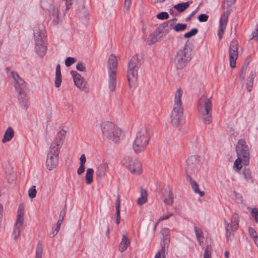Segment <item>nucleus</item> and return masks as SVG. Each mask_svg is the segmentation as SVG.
Here are the masks:
<instances>
[{"label":"nucleus","mask_w":258,"mask_h":258,"mask_svg":"<svg viewBox=\"0 0 258 258\" xmlns=\"http://www.w3.org/2000/svg\"><path fill=\"white\" fill-rule=\"evenodd\" d=\"M66 134L65 131L63 130L60 131L57 133L54 142L50 145L46 161V166L49 170L54 169L57 165L59 150L63 144Z\"/></svg>","instance_id":"1"},{"label":"nucleus","mask_w":258,"mask_h":258,"mask_svg":"<svg viewBox=\"0 0 258 258\" xmlns=\"http://www.w3.org/2000/svg\"><path fill=\"white\" fill-rule=\"evenodd\" d=\"M101 129L103 137L115 143H118L123 138V132L111 122L106 121L102 123Z\"/></svg>","instance_id":"2"},{"label":"nucleus","mask_w":258,"mask_h":258,"mask_svg":"<svg viewBox=\"0 0 258 258\" xmlns=\"http://www.w3.org/2000/svg\"><path fill=\"white\" fill-rule=\"evenodd\" d=\"M212 104L210 98L201 97L198 103V110L200 118L206 124H209L212 121Z\"/></svg>","instance_id":"3"},{"label":"nucleus","mask_w":258,"mask_h":258,"mask_svg":"<svg viewBox=\"0 0 258 258\" xmlns=\"http://www.w3.org/2000/svg\"><path fill=\"white\" fill-rule=\"evenodd\" d=\"M150 134L146 127H142L137 133L133 143V149L136 153L145 150L150 140Z\"/></svg>","instance_id":"4"},{"label":"nucleus","mask_w":258,"mask_h":258,"mask_svg":"<svg viewBox=\"0 0 258 258\" xmlns=\"http://www.w3.org/2000/svg\"><path fill=\"white\" fill-rule=\"evenodd\" d=\"M191 50L186 44L183 47L178 50L174 58V63L177 70L184 68L191 59Z\"/></svg>","instance_id":"5"},{"label":"nucleus","mask_w":258,"mask_h":258,"mask_svg":"<svg viewBox=\"0 0 258 258\" xmlns=\"http://www.w3.org/2000/svg\"><path fill=\"white\" fill-rule=\"evenodd\" d=\"M117 61L116 56L111 54L107 61L108 87L111 92L115 91L116 86V71Z\"/></svg>","instance_id":"6"},{"label":"nucleus","mask_w":258,"mask_h":258,"mask_svg":"<svg viewBox=\"0 0 258 258\" xmlns=\"http://www.w3.org/2000/svg\"><path fill=\"white\" fill-rule=\"evenodd\" d=\"M141 66V61L138 55H134L127 65V77L129 85L136 82L138 76V70Z\"/></svg>","instance_id":"7"},{"label":"nucleus","mask_w":258,"mask_h":258,"mask_svg":"<svg viewBox=\"0 0 258 258\" xmlns=\"http://www.w3.org/2000/svg\"><path fill=\"white\" fill-rule=\"evenodd\" d=\"M239 217L237 214L234 213L232 215L231 220L228 223L226 220L224 221L225 226L226 236L227 241L231 240L234 236L239 226Z\"/></svg>","instance_id":"8"},{"label":"nucleus","mask_w":258,"mask_h":258,"mask_svg":"<svg viewBox=\"0 0 258 258\" xmlns=\"http://www.w3.org/2000/svg\"><path fill=\"white\" fill-rule=\"evenodd\" d=\"M17 213V221L13 232V235L15 240H16L20 236L23 230V225L24 220V206L23 204H20L19 205Z\"/></svg>","instance_id":"9"},{"label":"nucleus","mask_w":258,"mask_h":258,"mask_svg":"<svg viewBox=\"0 0 258 258\" xmlns=\"http://www.w3.org/2000/svg\"><path fill=\"white\" fill-rule=\"evenodd\" d=\"M199 159L198 156L195 155L190 156L186 160L184 169L186 177L188 176L195 175L198 171V166Z\"/></svg>","instance_id":"10"},{"label":"nucleus","mask_w":258,"mask_h":258,"mask_svg":"<svg viewBox=\"0 0 258 258\" xmlns=\"http://www.w3.org/2000/svg\"><path fill=\"white\" fill-rule=\"evenodd\" d=\"M121 162L122 164L127 168L131 173L136 174L141 173L142 165L137 159L126 156L123 159Z\"/></svg>","instance_id":"11"},{"label":"nucleus","mask_w":258,"mask_h":258,"mask_svg":"<svg viewBox=\"0 0 258 258\" xmlns=\"http://www.w3.org/2000/svg\"><path fill=\"white\" fill-rule=\"evenodd\" d=\"M235 150L237 156L244 159V165H247L248 163L249 153L246 142L243 139H240L238 141Z\"/></svg>","instance_id":"12"},{"label":"nucleus","mask_w":258,"mask_h":258,"mask_svg":"<svg viewBox=\"0 0 258 258\" xmlns=\"http://www.w3.org/2000/svg\"><path fill=\"white\" fill-rule=\"evenodd\" d=\"M183 107L173 106L170 116L171 123L174 126H178L183 120Z\"/></svg>","instance_id":"13"},{"label":"nucleus","mask_w":258,"mask_h":258,"mask_svg":"<svg viewBox=\"0 0 258 258\" xmlns=\"http://www.w3.org/2000/svg\"><path fill=\"white\" fill-rule=\"evenodd\" d=\"M238 43L235 39H233L230 44L229 53L230 67L234 69L236 67V61L238 57Z\"/></svg>","instance_id":"14"},{"label":"nucleus","mask_w":258,"mask_h":258,"mask_svg":"<svg viewBox=\"0 0 258 258\" xmlns=\"http://www.w3.org/2000/svg\"><path fill=\"white\" fill-rule=\"evenodd\" d=\"M33 35L35 45L44 43L46 36L44 26L42 24L36 25L34 27Z\"/></svg>","instance_id":"15"},{"label":"nucleus","mask_w":258,"mask_h":258,"mask_svg":"<svg viewBox=\"0 0 258 258\" xmlns=\"http://www.w3.org/2000/svg\"><path fill=\"white\" fill-rule=\"evenodd\" d=\"M11 76L14 79L16 90L18 93H23L24 88L26 87L24 81L15 71L11 72Z\"/></svg>","instance_id":"16"},{"label":"nucleus","mask_w":258,"mask_h":258,"mask_svg":"<svg viewBox=\"0 0 258 258\" xmlns=\"http://www.w3.org/2000/svg\"><path fill=\"white\" fill-rule=\"evenodd\" d=\"M71 74L73 77L76 86L82 91H87L86 82L81 75L75 71H72Z\"/></svg>","instance_id":"17"},{"label":"nucleus","mask_w":258,"mask_h":258,"mask_svg":"<svg viewBox=\"0 0 258 258\" xmlns=\"http://www.w3.org/2000/svg\"><path fill=\"white\" fill-rule=\"evenodd\" d=\"M231 10H227L226 12H224L221 16L219 21V27L220 29L219 30L218 35L219 39H221L222 37V35L224 33V32L226 29V27L227 25V23L228 22V19L230 14Z\"/></svg>","instance_id":"18"},{"label":"nucleus","mask_w":258,"mask_h":258,"mask_svg":"<svg viewBox=\"0 0 258 258\" xmlns=\"http://www.w3.org/2000/svg\"><path fill=\"white\" fill-rule=\"evenodd\" d=\"M26 87L24 88L23 93H18L19 96L18 97L20 105L22 109H27L29 105L28 98L27 96L26 93Z\"/></svg>","instance_id":"19"},{"label":"nucleus","mask_w":258,"mask_h":258,"mask_svg":"<svg viewBox=\"0 0 258 258\" xmlns=\"http://www.w3.org/2000/svg\"><path fill=\"white\" fill-rule=\"evenodd\" d=\"M108 163L107 162L103 163L100 164L97 168V169L96 171V175L98 177L102 179L105 176L106 173L108 172Z\"/></svg>","instance_id":"20"},{"label":"nucleus","mask_w":258,"mask_h":258,"mask_svg":"<svg viewBox=\"0 0 258 258\" xmlns=\"http://www.w3.org/2000/svg\"><path fill=\"white\" fill-rule=\"evenodd\" d=\"M171 30L170 26L169 27L167 25V23L164 22L160 24L155 32H156V34H157L158 35L163 36V35H167Z\"/></svg>","instance_id":"21"},{"label":"nucleus","mask_w":258,"mask_h":258,"mask_svg":"<svg viewBox=\"0 0 258 258\" xmlns=\"http://www.w3.org/2000/svg\"><path fill=\"white\" fill-rule=\"evenodd\" d=\"M162 235V241L160 245H164L168 246L170 243V230L168 228H165L161 231Z\"/></svg>","instance_id":"22"},{"label":"nucleus","mask_w":258,"mask_h":258,"mask_svg":"<svg viewBox=\"0 0 258 258\" xmlns=\"http://www.w3.org/2000/svg\"><path fill=\"white\" fill-rule=\"evenodd\" d=\"M15 132L11 126H9L6 130L2 140L3 143H6L10 141L14 137Z\"/></svg>","instance_id":"23"},{"label":"nucleus","mask_w":258,"mask_h":258,"mask_svg":"<svg viewBox=\"0 0 258 258\" xmlns=\"http://www.w3.org/2000/svg\"><path fill=\"white\" fill-rule=\"evenodd\" d=\"M186 179L190 183L192 188L195 193L199 194L200 197H203L205 195V192L199 189L198 183L196 181L192 180L191 176H188V177H186Z\"/></svg>","instance_id":"24"},{"label":"nucleus","mask_w":258,"mask_h":258,"mask_svg":"<svg viewBox=\"0 0 258 258\" xmlns=\"http://www.w3.org/2000/svg\"><path fill=\"white\" fill-rule=\"evenodd\" d=\"M182 95V90L181 88L178 89L175 93L174 103L173 106L182 107L181 102V97Z\"/></svg>","instance_id":"25"},{"label":"nucleus","mask_w":258,"mask_h":258,"mask_svg":"<svg viewBox=\"0 0 258 258\" xmlns=\"http://www.w3.org/2000/svg\"><path fill=\"white\" fill-rule=\"evenodd\" d=\"M130 244V240L127 236L123 235L122 237L121 242L119 245V250L122 252L124 251Z\"/></svg>","instance_id":"26"},{"label":"nucleus","mask_w":258,"mask_h":258,"mask_svg":"<svg viewBox=\"0 0 258 258\" xmlns=\"http://www.w3.org/2000/svg\"><path fill=\"white\" fill-rule=\"evenodd\" d=\"M62 81L60 67L59 64H57L55 70V86L56 88L60 87Z\"/></svg>","instance_id":"27"},{"label":"nucleus","mask_w":258,"mask_h":258,"mask_svg":"<svg viewBox=\"0 0 258 258\" xmlns=\"http://www.w3.org/2000/svg\"><path fill=\"white\" fill-rule=\"evenodd\" d=\"M163 201L166 204L171 206L173 202V194L172 192L168 190L166 192V194H165L162 197Z\"/></svg>","instance_id":"28"},{"label":"nucleus","mask_w":258,"mask_h":258,"mask_svg":"<svg viewBox=\"0 0 258 258\" xmlns=\"http://www.w3.org/2000/svg\"><path fill=\"white\" fill-rule=\"evenodd\" d=\"M255 76V72H251L248 76L246 83V88L248 92H250L253 86V79Z\"/></svg>","instance_id":"29"},{"label":"nucleus","mask_w":258,"mask_h":258,"mask_svg":"<svg viewBox=\"0 0 258 258\" xmlns=\"http://www.w3.org/2000/svg\"><path fill=\"white\" fill-rule=\"evenodd\" d=\"M36 51L37 54L41 57H43L46 51V46L45 43H42L40 44L35 45Z\"/></svg>","instance_id":"30"},{"label":"nucleus","mask_w":258,"mask_h":258,"mask_svg":"<svg viewBox=\"0 0 258 258\" xmlns=\"http://www.w3.org/2000/svg\"><path fill=\"white\" fill-rule=\"evenodd\" d=\"M189 7V2L178 3L173 6V8L179 13L184 12Z\"/></svg>","instance_id":"31"},{"label":"nucleus","mask_w":258,"mask_h":258,"mask_svg":"<svg viewBox=\"0 0 258 258\" xmlns=\"http://www.w3.org/2000/svg\"><path fill=\"white\" fill-rule=\"evenodd\" d=\"M147 200V191L141 187V197L138 198L137 200V204L139 205H141L145 204Z\"/></svg>","instance_id":"32"},{"label":"nucleus","mask_w":258,"mask_h":258,"mask_svg":"<svg viewBox=\"0 0 258 258\" xmlns=\"http://www.w3.org/2000/svg\"><path fill=\"white\" fill-rule=\"evenodd\" d=\"M171 29L174 30L176 32H179L184 31L187 28V25L186 24L177 23L174 26H172V24L170 25Z\"/></svg>","instance_id":"33"},{"label":"nucleus","mask_w":258,"mask_h":258,"mask_svg":"<svg viewBox=\"0 0 258 258\" xmlns=\"http://www.w3.org/2000/svg\"><path fill=\"white\" fill-rule=\"evenodd\" d=\"M250 60L248 59H246L243 64H242L241 68V72L239 76L240 78L243 80L245 78V75L246 74V70L247 69L248 66L249 64Z\"/></svg>","instance_id":"34"},{"label":"nucleus","mask_w":258,"mask_h":258,"mask_svg":"<svg viewBox=\"0 0 258 258\" xmlns=\"http://www.w3.org/2000/svg\"><path fill=\"white\" fill-rule=\"evenodd\" d=\"M76 13L79 14V16L81 18L84 17L85 19H88V13L85 10V7L83 5H80L76 9Z\"/></svg>","instance_id":"35"},{"label":"nucleus","mask_w":258,"mask_h":258,"mask_svg":"<svg viewBox=\"0 0 258 258\" xmlns=\"http://www.w3.org/2000/svg\"><path fill=\"white\" fill-rule=\"evenodd\" d=\"M93 173L94 170H93V169H87L85 176L86 181L87 184H90L93 182Z\"/></svg>","instance_id":"36"},{"label":"nucleus","mask_w":258,"mask_h":258,"mask_svg":"<svg viewBox=\"0 0 258 258\" xmlns=\"http://www.w3.org/2000/svg\"><path fill=\"white\" fill-rule=\"evenodd\" d=\"M162 37V35L159 36L157 34H156V32H154V33L150 35L148 38V43L149 45H152L155 43L159 39L161 38Z\"/></svg>","instance_id":"37"},{"label":"nucleus","mask_w":258,"mask_h":258,"mask_svg":"<svg viewBox=\"0 0 258 258\" xmlns=\"http://www.w3.org/2000/svg\"><path fill=\"white\" fill-rule=\"evenodd\" d=\"M244 159L237 157L233 165V169L237 172H239L242 167L241 162L243 163Z\"/></svg>","instance_id":"38"},{"label":"nucleus","mask_w":258,"mask_h":258,"mask_svg":"<svg viewBox=\"0 0 258 258\" xmlns=\"http://www.w3.org/2000/svg\"><path fill=\"white\" fill-rule=\"evenodd\" d=\"M242 173L244 178L247 180V181L251 183L253 182V179L252 177L251 172L248 169L244 168L242 170Z\"/></svg>","instance_id":"39"},{"label":"nucleus","mask_w":258,"mask_h":258,"mask_svg":"<svg viewBox=\"0 0 258 258\" xmlns=\"http://www.w3.org/2000/svg\"><path fill=\"white\" fill-rule=\"evenodd\" d=\"M42 244L40 242H38L36 247V254L35 258H42Z\"/></svg>","instance_id":"40"},{"label":"nucleus","mask_w":258,"mask_h":258,"mask_svg":"<svg viewBox=\"0 0 258 258\" xmlns=\"http://www.w3.org/2000/svg\"><path fill=\"white\" fill-rule=\"evenodd\" d=\"M194 230L198 240L200 241L202 240L204 238V235L202 230L196 226L194 227Z\"/></svg>","instance_id":"41"},{"label":"nucleus","mask_w":258,"mask_h":258,"mask_svg":"<svg viewBox=\"0 0 258 258\" xmlns=\"http://www.w3.org/2000/svg\"><path fill=\"white\" fill-rule=\"evenodd\" d=\"M235 0H224L222 2V7L223 9H228L235 2Z\"/></svg>","instance_id":"42"},{"label":"nucleus","mask_w":258,"mask_h":258,"mask_svg":"<svg viewBox=\"0 0 258 258\" xmlns=\"http://www.w3.org/2000/svg\"><path fill=\"white\" fill-rule=\"evenodd\" d=\"M198 32V30L197 28L192 29L189 32H187L184 34V37L185 38H189L196 35Z\"/></svg>","instance_id":"43"},{"label":"nucleus","mask_w":258,"mask_h":258,"mask_svg":"<svg viewBox=\"0 0 258 258\" xmlns=\"http://www.w3.org/2000/svg\"><path fill=\"white\" fill-rule=\"evenodd\" d=\"M37 190L36 189V186L33 185L28 190V195L30 198L33 199L36 196Z\"/></svg>","instance_id":"44"},{"label":"nucleus","mask_w":258,"mask_h":258,"mask_svg":"<svg viewBox=\"0 0 258 258\" xmlns=\"http://www.w3.org/2000/svg\"><path fill=\"white\" fill-rule=\"evenodd\" d=\"M156 17L160 20H166L169 18V15L166 12H162L157 14Z\"/></svg>","instance_id":"45"},{"label":"nucleus","mask_w":258,"mask_h":258,"mask_svg":"<svg viewBox=\"0 0 258 258\" xmlns=\"http://www.w3.org/2000/svg\"><path fill=\"white\" fill-rule=\"evenodd\" d=\"M251 215L254 217L256 223H258V210L256 208H249Z\"/></svg>","instance_id":"46"},{"label":"nucleus","mask_w":258,"mask_h":258,"mask_svg":"<svg viewBox=\"0 0 258 258\" xmlns=\"http://www.w3.org/2000/svg\"><path fill=\"white\" fill-rule=\"evenodd\" d=\"M252 37L250 39L258 40V23L256 24L254 30L251 33Z\"/></svg>","instance_id":"47"},{"label":"nucleus","mask_w":258,"mask_h":258,"mask_svg":"<svg viewBox=\"0 0 258 258\" xmlns=\"http://www.w3.org/2000/svg\"><path fill=\"white\" fill-rule=\"evenodd\" d=\"M161 249L156 254L155 258H161V254L165 252V248L168 246L164 245H161Z\"/></svg>","instance_id":"48"},{"label":"nucleus","mask_w":258,"mask_h":258,"mask_svg":"<svg viewBox=\"0 0 258 258\" xmlns=\"http://www.w3.org/2000/svg\"><path fill=\"white\" fill-rule=\"evenodd\" d=\"M76 61L75 58L68 57L65 60V64L67 67H70Z\"/></svg>","instance_id":"49"},{"label":"nucleus","mask_w":258,"mask_h":258,"mask_svg":"<svg viewBox=\"0 0 258 258\" xmlns=\"http://www.w3.org/2000/svg\"><path fill=\"white\" fill-rule=\"evenodd\" d=\"M211 247L209 245H208L204 251V258H211Z\"/></svg>","instance_id":"50"},{"label":"nucleus","mask_w":258,"mask_h":258,"mask_svg":"<svg viewBox=\"0 0 258 258\" xmlns=\"http://www.w3.org/2000/svg\"><path fill=\"white\" fill-rule=\"evenodd\" d=\"M209 16L205 14H202L198 16V20L200 22H205L207 21Z\"/></svg>","instance_id":"51"},{"label":"nucleus","mask_w":258,"mask_h":258,"mask_svg":"<svg viewBox=\"0 0 258 258\" xmlns=\"http://www.w3.org/2000/svg\"><path fill=\"white\" fill-rule=\"evenodd\" d=\"M199 6L196 9H195L194 11H192L191 12V13L190 14H189V15L185 19V21L186 22H188V21H189L191 18L192 17H194L195 16V15L199 11Z\"/></svg>","instance_id":"52"},{"label":"nucleus","mask_w":258,"mask_h":258,"mask_svg":"<svg viewBox=\"0 0 258 258\" xmlns=\"http://www.w3.org/2000/svg\"><path fill=\"white\" fill-rule=\"evenodd\" d=\"M248 232L250 236L253 238H255L257 237L256 232L254 228L252 227H249Z\"/></svg>","instance_id":"53"},{"label":"nucleus","mask_w":258,"mask_h":258,"mask_svg":"<svg viewBox=\"0 0 258 258\" xmlns=\"http://www.w3.org/2000/svg\"><path fill=\"white\" fill-rule=\"evenodd\" d=\"M66 212L67 209L66 206H65L61 210V211L60 212L59 219L63 220L64 217H65L66 214Z\"/></svg>","instance_id":"54"},{"label":"nucleus","mask_w":258,"mask_h":258,"mask_svg":"<svg viewBox=\"0 0 258 258\" xmlns=\"http://www.w3.org/2000/svg\"><path fill=\"white\" fill-rule=\"evenodd\" d=\"M76 69L79 71L84 72L86 68L83 62H79L76 66Z\"/></svg>","instance_id":"55"},{"label":"nucleus","mask_w":258,"mask_h":258,"mask_svg":"<svg viewBox=\"0 0 258 258\" xmlns=\"http://www.w3.org/2000/svg\"><path fill=\"white\" fill-rule=\"evenodd\" d=\"M116 211H120V200L119 196L118 195L115 200Z\"/></svg>","instance_id":"56"},{"label":"nucleus","mask_w":258,"mask_h":258,"mask_svg":"<svg viewBox=\"0 0 258 258\" xmlns=\"http://www.w3.org/2000/svg\"><path fill=\"white\" fill-rule=\"evenodd\" d=\"M132 3V0H125L124 9L127 11L128 10Z\"/></svg>","instance_id":"57"},{"label":"nucleus","mask_w":258,"mask_h":258,"mask_svg":"<svg viewBox=\"0 0 258 258\" xmlns=\"http://www.w3.org/2000/svg\"><path fill=\"white\" fill-rule=\"evenodd\" d=\"M80 165H84L86 161V156L84 154H82L81 156V157L80 158Z\"/></svg>","instance_id":"58"},{"label":"nucleus","mask_w":258,"mask_h":258,"mask_svg":"<svg viewBox=\"0 0 258 258\" xmlns=\"http://www.w3.org/2000/svg\"><path fill=\"white\" fill-rule=\"evenodd\" d=\"M84 171H85L84 165H80L79 168L77 170V173L79 175H81L84 172Z\"/></svg>","instance_id":"59"},{"label":"nucleus","mask_w":258,"mask_h":258,"mask_svg":"<svg viewBox=\"0 0 258 258\" xmlns=\"http://www.w3.org/2000/svg\"><path fill=\"white\" fill-rule=\"evenodd\" d=\"M172 216H173V214L171 213V214H169V215H167L161 217L159 219V221H163V220H167V219H169L170 217H171Z\"/></svg>","instance_id":"60"},{"label":"nucleus","mask_w":258,"mask_h":258,"mask_svg":"<svg viewBox=\"0 0 258 258\" xmlns=\"http://www.w3.org/2000/svg\"><path fill=\"white\" fill-rule=\"evenodd\" d=\"M116 223L118 224L120 221V211H116Z\"/></svg>","instance_id":"61"},{"label":"nucleus","mask_w":258,"mask_h":258,"mask_svg":"<svg viewBox=\"0 0 258 258\" xmlns=\"http://www.w3.org/2000/svg\"><path fill=\"white\" fill-rule=\"evenodd\" d=\"M177 19L176 18H174L168 21L165 22V23H167V25L169 27L171 24H172V25L173 26V24L175 23L176 21H177Z\"/></svg>","instance_id":"62"},{"label":"nucleus","mask_w":258,"mask_h":258,"mask_svg":"<svg viewBox=\"0 0 258 258\" xmlns=\"http://www.w3.org/2000/svg\"><path fill=\"white\" fill-rule=\"evenodd\" d=\"M56 234L57 233L53 230L49 234V236L52 238L54 237Z\"/></svg>","instance_id":"63"},{"label":"nucleus","mask_w":258,"mask_h":258,"mask_svg":"<svg viewBox=\"0 0 258 258\" xmlns=\"http://www.w3.org/2000/svg\"><path fill=\"white\" fill-rule=\"evenodd\" d=\"M62 221H63V220H61V219H58V221H57V224H56V225L59 226H60V225H61V224H62Z\"/></svg>","instance_id":"64"}]
</instances>
